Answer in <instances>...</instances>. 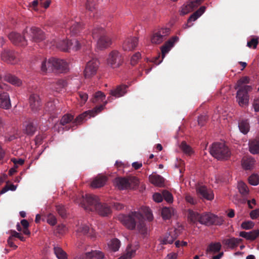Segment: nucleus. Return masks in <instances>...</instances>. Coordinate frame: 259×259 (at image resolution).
I'll list each match as a JSON object with an SVG mask.
<instances>
[{"label":"nucleus","mask_w":259,"mask_h":259,"mask_svg":"<svg viewBox=\"0 0 259 259\" xmlns=\"http://www.w3.org/2000/svg\"><path fill=\"white\" fill-rule=\"evenodd\" d=\"M249 215H250V217L252 220L256 219L259 216V208L252 210Z\"/></svg>","instance_id":"nucleus-63"},{"label":"nucleus","mask_w":259,"mask_h":259,"mask_svg":"<svg viewBox=\"0 0 259 259\" xmlns=\"http://www.w3.org/2000/svg\"><path fill=\"white\" fill-rule=\"evenodd\" d=\"M238 190L240 193L243 196H246L248 194V189L246 184L243 182L238 183Z\"/></svg>","instance_id":"nucleus-49"},{"label":"nucleus","mask_w":259,"mask_h":259,"mask_svg":"<svg viewBox=\"0 0 259 259\" xmlns=\"http://www.w3.org/2000/svg\"><path fill=\"white\" fill-rule=\"evenodd\" d=\"M127 88L128 87L126 85H118L115 89L110 90V95L115 98L123 97L127 93Z\"/></svg>","instance_id":"nucleus-22"},{"label":"nucleus","mask_w":259,"mask_h":259,"mask_svg":"<svg viewBox=\"0 0 259 259\" xmlns=\"http://www.w3.org/2000/svg\"><path fill=\"white\" fill-rule=\"evenodd\" d=\"M221 249V244L220 242H212L207 246L206 252V253H217L220 251Z\"/></svg>","instance_id":"nucleus-36"},{"label":"nucleus","mask_w":259,"mask_h":259,"mask_svg":"<svg viewBox=\"0 0 259 259\" xmlns=\"http://www.w3.org/2000/svg\"><path fill=\"white\" fill-rule=\"evenodd\" d=\"M47 222L50 225L54 226L57 223V219L54 215L49 214L48 215Z\"/></svg>","instance_id":"nucleus-61"},{"label":"nucleus","mask_w":259,"mask_h":259,"mask_svg":"<svg viewBox=\"0 0 259 259\" xmlns=\"http://www.w3.org/2000/svg\"><path fill=\"white\" fill-rule=\"evenodd\" d=\"M84 44V41L82 40L81 42L76 39H73L68 41V51H77L79 50L82 45Z\"/></svg>","instance_id":"nucleus-30"},{"label":"nucleus","mask_w":259,"mask_h":259,"mask_svg":"<svg viewBox=\"0 0 259 259\" xmlns=\"http://www.w3.org/2000/svg\"><path fill=\"white\" fill-rule=\"evenodd\" d=\"M90 228L89 226L82 225L81 227L78 229V231L81 232L83 234H86L89 232Z\"/></svg>","instance_id":"nucleus-62"},{"label":"nucleus","mask_w":259,"mask_h":259,"mask_svg":"<svg viewBox=\"0 0 259 259\" xmlns=\"http://www.w3.org/2000/svg\"><path fill=\"white\" fill-rule=\"evenodd\" d=\"M170 29L168 28H162L156 31L152 36L151 42L159 44L166 39L169 34Z\"/></svg>","instance_id":"nucleus-14"},{"label":"nucleus","mask_w":259,"mask_h":259,"mask_svg":"<svg viewBox=\"0 0 259 259\" xmlns=\"http://www.w3.org/2000/svg\"><path fill=\"white\" fill-rule=\"evenodd\" d=\"M249 83V78L248 76H245L239 79L235 85L234 88L235 89H241L244 85H247L246 84Z\"/></svg>","instance_id":"nucleus-43"},{"label":"nucleus","mask_w":259,"mask_h":259,"mask_svg":"<svg viewBox=\"0 0 259 259\" xmlns=\"http://www.w3.org/2000/svg\"><path fill=\"white\" fill-rule=\"evenodd\" d=\"M141 55L140 52H137L134 55H133L131 58V64L134 66L135 65L138 61L141 59Z\"/></svg>","instance_id":"nucleus-58"},{"label":"nucleus","mask_w":259,"mask_h":259,"mask_svg":"<svg viewBox=\"0 0 259 259\" xmlns=\"http://www.w3.org/2000/svg\"><path fill=\"white\" fill-rule=\"evenodd\" d=\"M259 236V230H253L251 232H240L239 236H241L248 240H254Z\"/></svg>","instance_id":"nucleus-29"},{"label":"nucleus","mask_w":259,"mask_h":259,"mask_svg":"<svg viewBox=\"0 0 259 259\" xmlns=\"http://www.w3.org/2000/svg\"><path fill=\"white\" fill-rule=\"evenodd\" d=\"M249 150L252 154L259 153V136L249 140L248 142Z\"/></svg>","instance_id":"nucleus-27"},{"label":"nucleus","mask_w":259,"mask_h":259,"mask_svg":"<svg viewBox=\"0 0 259 259\" xmlns=\"http://www.w3.org/2000/svg\"><path fill=\"white\" fill-rule=\"evenodd\" d=\"M255 160L250 156L243 157L242 159V165L244 169L250 170L252 168Z\"/></svg>","instance_id":"nucleus-28"},{"label":"nucleus","mask_w":259,"mask_h":259,"mask_svg":"<svg viewBox=\"0 0 259 259\" xmlns=\"http://www.w3.org/2000/svg\"><path fill=\"white\" fill-rule=\"evenodd\" d=\"M188 219L192 223L197 222L201 224L210 226L211 225H221L223 224L224 220L222 218L210 213L204 212L201 214L193 210H189Z\"/></svg>","instance_id":"nucleus-3"},{"label":"nucleus","mask_w":259,"mask_h":259,"mask_svg":"<svg viewBox=\"0 0 259 259\" xmlns=\"http://www.w3.org/2000/svg\"><path fill=\"white\" fill-rule=\"evenodd\" d=\"M105 99V96L103 93L98 92L95 93L94 98H92V102L96 103L99 101H103Z\"/></svg>","instance_id":"nucleus-50"},{"label":"nucleus","mask_w":259,"mask_h":259,"mask_svg":"<svg viewBox=\"0 0 259 259\" xmlns=\"http://www.w3.org/2000/svg\"><path fill=\"white\" fill-rule=\"evenodd\" d=\"M210 153L213 157L219 160L226 159L231 155L228 147L223 143H215L212 144Z\"/></svg>","instance_id":"nucleus-5"},{"label":"nucleus","mask_w":259,"mask_h":259,"mask_svg":"<svg viewBox=\"0 0 259 259\" xmlns=\"http://www.w3.org/2000/svg\"><path fill=\"white\" fill-rule=\"evenodd\" d=\"M65 28L67 35L76 36L80 33L82 29V24L78 20L71 19L67 22Z\"/></svg>","instance_id":"nucleus-8"},{"label":"nucleus","mask_w":259,"mask_h":259,"mask_svg":"<svg viewBox=\"0 0 259 259\" xmlns=\"http://www.w3.org/2000/svg\"><path fill=\"white\" fill-rule=\"evenodd\" d=\"M177 237L176 230L171 229L160 238V244H171L177 238Z\"/></svg>","instance_id":"nucleus-19"},{"label":"nucleus","mask_w":259,"mask_h":259,"mask_svg":"<svg viewBox=\"0 0 259 259\" xmlns=\"http://www.w3.org/2000/svg\"><path fill=\"white\" fill-rule=\"evenodd\" d=\"M25 132L29 136H33L36 129V125L32 120L26 121L24 124Z\"/></svg>","instance_id":"nucleus-31"},{"label":"nucleus","mask_w":259,"mask_h":259,"mask_svg":"<svg viewBox=\"0 0 259 259\" xmlns=\"http://www.w3.org/2000/svg\"><path fill=\"white\" fill-rule=\"evenodd\" d=\"M27 31L25 29L23 32V35L21 34L12 32L8 35V38L12 44L16 46L24 47L27 45V41L25 39V34Z\"/></svg>","instance_id":"nucleus-12"},{"label":"nucleus","mask_w":259,"mask_h":259,"mask_svg":"<svg viewBox=\"0 0 259 259\" xmlns=\"http://www.w3.org/2000/svg\"><path fill=\"white\" fill-rule=\"evenodd\" d=\"M66 85V82L63 79H59L56 82L52 85L53 90L57 93H59Z\"/></svg>","instance_id":"nucleus-39"},{"label":"nucleus","mask_w":259,"mask_h":259,"mask_svg":"<svg viewBox=\"0 0 259 259\" xmlns=\"http://www.w3.org/2000/svg\"><path fill=\"white\" fill-rule=\"evenodd\" d=\"M56 101V100H52L48 102L47 104L45 105V111L50 114L54 113L55 110L57 108L56 105L55 104Z\"/></svg>","instance_id":"nucleus-44"},{"label":"nucleus","mask_w":259,"mask_h":259,"mask_svg":"<svg viewBox=\"0 0 259 259\" xmlns=\"http://www.w3.org/2000/svg\"><path fill=\"white\" fill-rule=\"evenodd\" d=\"M29 36L30 40L35 42H41L46 38L44 31L35 26L30 28Z\"/></svg>","instance_id":"nucleus-13"},{"label":"nucleus","mask_w":259,"mask_h":259,"mask_svg":"<svg viewBox=\"0 0 259 259\" xmlns=\"http://www.w3.org/2000/svg\"><path fill=\"white\" fill-rule=\"evenodd\" d=\"M196 191L198 194L206 200H211L214 198L212 191L205 186H198Z\"/></svg>","instance_id":"nucleus-21"},{"label":"nucleus","mask_w":259,"mask_h":259,"mask_svg":"<svg viewBox=\"0 0 259 259\" xmlns=\"http://www.w3.org/2000/svg\"><path fill=\"white\" fill-rule=\"evenodd\" d=\"M161 214L162 218L164 220H169L174 214V209L170 207H164L162 208Z\"/></svg>","instance_id":"nucleus-40"},{"label":"nucleus","mask_w":259,"mask_h":259,"mask_svg":"<svg viewBox=\"0 0 259 259\" xmlns=\"http://www.w3.org/2000/svg\"><path fill=\"white\" fill-rule=\"evenodd\" d=\"M92 35L94 39L98 38V41H97V47L100 50L109 47L112 44V40L105 34V30L102 27L95 26L92 29Z\"/></svg>","instance_id":"nucleus-4"},{"label":"nucleus","mask_w":259,"mask_h":259,"mask_svg":"<svg viewBox=\"0 0 259 259\" xmlns=\"http://www.w3.org/2000/svg\"><path fill=\"white\" fill-rule=\"evenodd\" d=\"M248 182L253 186H256L259 183V176L257 174H252L248 178Z\"/></svg>","instance_id":"nucleus-53"},{"label":"nucleus","mask_w":259,"mask_h":259,"mask_svg":"<svg viewBox=\"0 0 259 259\" xmlns=\"http://www.w3.org/2000/svg\"><path fill=\"white\" fill-rule=\"evenodd\" d=\"M252 106L255 112L259 111V98L254 99Z\"/></svg>","instance_id":"nucleus-64"},{"label":"nucleus","mask_w":259,"mask_h":259,"mask_svg":"<svg viewBox=\"0 0 259 259\" xmlns=\"http://www.w3.org/2000/svg\"><path fill=\"white\" fill-rule=\"evenodd\" d=\"M57 211L62 218H66L67 216L66 210L65 207L62 205H58L57 206Z\"/></svg>","instance_id":"nucleus-55"},{"label":"nucleus","mask_w":259,"mask_h":259,"mask_svg":"<svg viewBox=\"0 0 259 259\" xmlns=\"http://www.w3.org/2000/svg\"><path fill=\"white\" fill-rule=\"evenodd\" d=\"M16 188L17 186L13 184H9L7 183L6 186L3 188L2 190H1V193L3 194L9 190L15 191Z\"/></svg>","instance_id":"nucleus-54"},{"label":"nucleus","mask_w":259,"mask_h":259,"mask_svg":"<svg viewBox=\"0 0 259 259\" xmlns=\"http://www.w3.org/2000/svg\"><path fill=\"white\" fill-rule=\"evenodd\" d=\"M136 180L135 178H117L115 179L114 184L119 190L127 189L131 188L132 183Z\"/></svg>","instance_id":"nucleus-15"},{"label":"nucleus","mask_w":259,"mask_h":259,"mask_svg":"<svg viewBox=\"0 0 259 259\" xmlns=\"http://www.w3.org/2000/svg\"><path fill=\"white\" fill-rule=\"evenodd\" d=\"M120 244H121L120 243L119 240L117 238H115L110 241L108 245L109 248L115 252L118 250Z\"/></svg>","instance_id":"nucleus-47"},{"label":"nucleus","mask_w":259,"mask_h":259,"mask_svg":"<svg viewBox=\"0 0 259 259\" xmlns=\"http://www.w3.org/2000/svg\"><path fill=\"white\" fill-rule=\"evenodd\" d=\"M77 95L79 97L81 105L84 104L89 97L88 95L84 92H78Z\"/></svg>","instance_id":"nucleus-56"},{"label":"nucleus","mask_w":259,"mask_h":259,"mask_svg":"<svg viewBox=\"0 0 259 259\" xmlns=\"http://www.w3.org/2000/svg\"><path fill=\"white\" fill-rule=\"evenodd\" d=\"M54 251L58 259H67V255L62 248L58 246L54 247Z\"/></svg>","instance_id":"nucleus-41"},{"label":"nucleus","mask_w":259,"mask_h":259,"mask_svg":"<svg viewBox=\"0 0 259 259\" xmlns=\"http://www.w3.org/2000/svg\"><path fill=\"white\" fill-rule=\"evenodd\" d=\"M138 40L136 37L127 38L124 41L122 48L124 51H131L135 49L138 45Z\"/></svg>","instance_id":"nucleus-20"},{"label":"nucleus","mask_w":259,"mask_h":259,"mask_svg":"<svg viewBox=\"0 0 259 259\" xmlns=\"http://www.w3.org/2000/svg\"><path fill=\"white\" fill-rule=\"evenodd\" d=\"M202 2V0H195L189 2L183 7L181 12L182 14L185 15L193 11L196 8L198 5H200Z\"/></svg>","instance_id":"nucleus-25"},{"label":"nucleus","mask_w":259,"mask_h":259,"mask_svg":"<svg viewBox=\"0 0 259 259\" xmlns=\"http://www.w3.org/2000/svg\"><path fill=\"white\" fill-rule=\"evenodd\" d=\"M52 43L53 46H56V47L62 51H68V40H63L59 42L53 40Z\"/></svg>","instance_id":"nucleus-37"},{"label":"nucleus","mask_w":259,"mask_h":259,"mask_svg":"<svg viewBox=\"0 0 259 259\" xmlns=\"http://www.w3.org/2000/svg\"><path fill=\"white\" fill-rule=\"evenodd\" d=\"M142 215L138 211H132L127 215H122L120 217V220L122 224L127 228L133 230L136 228V223L140 220Z\"/></svg>","instance_id":"nucleus-6"},{"label":"nucleus","mask_w":259,"mask_h":259,"mask_svg":"<svg viewBox=\"0 0 259 259\" xmlns=\"http://www.w3.org/2000/svg\"><path fill=\"white\" fill-rule=\"evenodd\" d=\"M254 226V223L251 221H244L241 224V227L243 229L248 230L252 228Z\"/></svg>","instance_id":"nucleus-57"},{"label":"nucleus","mask_w":259,"mask_h":259,"mask_svg":"<svg viewBox=\"0 0 259 259\" xmlns=\"http://www.w3.org/2000/svg\"><path fill=\"white\" fill-rule=\"evenodd\" d=\"M162 195H163V197L166 201L169 203H172L173 196L168 190L162 191Z\"/></svg>","instance_id":"nucleus-52"},{"label":"nucleus","mask_w":259,"mask_h":259,"mask_svg":"<svg viewBox=\"0 0 259 259\" xmlns=\"http://www.w3.org/2000/svg\"><path fill=\"white\" fill-rule=\"evenodd\" d=\"M242 241V239L232 237L224 240L223 243L230 247L234 248L238 245Z\"/></svg>","instance_id":"nucleus-35"},{"label":"nucleus","mask_w":259,"mask_h":259,"mask_svg":"<svg viewBox=\"0 0 259 259\" xmlns=\"http://www.w3.org/2000/svg\"><path fill=\"white\" fill-rule=\"evenodd\" d=\"M1 58L4 62L12 64H16L18 61L17 55L15 52L10 50L3 51L2 53Z\"/></svg>","instance_id":"nucleus-16"},{"label":"nucleus","mask_w":259,"mask_h":259,"mask_svg":"<svg viewBox=\"0 0 259 259\" xmlns=\"http://www.w3.org/2000/svg\"><path fill=\"white\" fill-rule=\"evenodd\" d=\"M4 79L9 83H12L13 85H15L17 87L20 86L22 84V81L21 79L13 75H6L5 76H4Z\"/></svg>","instance_id":"nucleus-34"},{"label":"nucleus","mask_w":259,"mask_h":259,"mask_svg":"<svg viewBox=\"0 0 259 259\" xmlns=\"http://www.w3.org/2000/svg\"><path fill=\"white\" fill-rule=\"evenodd\" d=\"M137 223V228L138 232L143 235L145 234L146 233L147 229L145 222L143 219V217L141 219L138 221Z\"/></svg>","instance_id":"nucleus-46"},{"label":"nucleus","mask_w":259,"mask_h":259,"mask_svg":"<svg viewBox=\"0 0 259 259\" xmlns=\"http://www.w3.org/2000/svg\"><path fill=\"white\" fill-rule=\"evenodd\" d=\"M99 62L96 58H92L88 62L84 71V76L86 78H90L96 74L98 69Z\"/></svg>","instance_id":"nucleus-11"},{"label":"nucleus","mask_w":259,"mask_h":259,"mask_svg":"<svg viewBox=\"0 0 259 259\" xmlns=\"http://www.w3.org/2000/svg\"><path fill=\"white\" fill-rule=\"evenodd\" d=\"M106 103L107 101H105V104L96 106L93 110H89L88 111L83 112L79 115H78L75 120H73V116L71 114H66L62 116L61 120H60V123L63 125L68 124L69 125L66 127L67 130L70 128H73L75 126L79 125L81 124L82 122L85 121L87 117L90 118L91 117H95L97 113H99L104 109Z\"/></svg>","instance_id":"nucleus-2"},{"label":"nucleus","mask_w":259,"mask_h":259,"mask_svg":"<svg viewBox=\"0 0 259 259\" xmlns=\"http://www.w3.org/2000/svg\"><path fill=\"white\" fill-rule=\"evenodd\" d=\"M107 180L106 177L99 175L91 183V187L94 188H98L103 187Z\"/></svg>","instance_id":"nucleus-26"},{"label":"nucleus","mask_w":259,"mask_h":259,"mask_svg":"<svg viewBox=\"0 0 259 259\" xmlns=\"http://www.w3.org/2000/svg\"><path fill=\"white\" fill-rule=\"evenodd\" d=\"M180 148L183 151L184 154L188 155H191L193 153V151L191 146L187 145L186 142H182L180 145Z\"/></svg>","instance_id":"nucleus-45"},{"label":"nucleus","mask_w":259,"mask_h":259,"mask_svg":"<svg viewBox=\"0 0 259 259\" xmlns=\"http://www.w3.org/2000/svg\"><path fill=\"white\" fill-rule=\"evenodd\" d=\"M53 58L50 59H45L41 62L40 71L44 73H47L53 70Z\"/></svg>","instance_id":"nucleus-24"},{"label":"nucleus","mask_w":259,"mask_h":259,"mask_svg":"<svg viewBox=\"0 0 259 259\" xmlns=\"http://www.w3.org/2000/svg\"><path fill=\"white\" fill-rule=\"evenodd\" d=\"M149 181L151 183L158 187H161L164 183V178L159 175H151L149 176Z\"/></svg>","instance_id":"nucleus-33"},{"label":"nucleus","mask_w":259,"mask_h":259,"mask_svg":"<svg viewBox=\"0 0 259 259\" xmlns=\"http://www.w3.org/2000/svg\"><path fill=\"white\" fill-rule=\"evenodd\" d=\"M200 17V15L197 14V13L194 12L193 14H192L188 19L187 24H186V27H189L191 26V25H189L188 24L190 23L191 22L196 21L197 19H198Z\"/></svg>","instance_id":"nucleus-59"},{"label":"nucleus","mask_w":259,"mask_h":259,"mask_svg":"<svg viewBox=\"0 0 259 259\" xmlns=\"http://www.w3.org/2000/svg\"><path fill=\"white\" fill-rule=\"evenodd\" d=\"M252 88L251 85H244L242 88H239L236 98L238 105L242 108H245L248 106L249 102L248 93L251 92Z\"/></svg>","instance_id":"nucleus-7"},{"label":"nucleus","mask_w":259,"mask_h":259,"mask_svg":"<svg viewBox=\"0 0 259 259\" xmlns=\"http://www.w3.org/2000/svg\"><path fill=\"white\" fill-rule=\"evenodd\" d=\"M88 259H102L104 257L103 253L99 251H92L85 253Z\"/></svg>","instance_id":"nucleus-38"},{"label":"nucleus","mask_w":259,"mask_h":259,"mask_svg":"<svg viewBox=\"0 0 259 259\" xmlns=\"http://www.w3.org/2000/svg\"><path fill=\"white\" fill-rule=\"evenodd\" d=\"M123 62L122 55L118 51H113L109 53L107 59V63L109 66L115 68L121 65Z\"/></svg>","instance_id":"nucleus-10"},{"label":"nucleus","mask_w":259,"mask_h":259,"mask_svg":"<svg viewBox=\"0 0 259 259\" xmlns=\"http://www.w3.org/2000/svg\"><path fill=\"white\" fill-rule=\"evenodd\" d=\"M207 116L206 115H201L198 117V124L202 126L205 125L207 120Z\"/></svg>","instance_id":"nucleus-60"},{"label":"nucleus","mask_w":259,"mask_h":259,"mask_svg":"<svg viewBox=\"0 0 259 259\" xmlns=\"http://www.w3.org/2000/svg\"><path fill=\"white\" fill-rule=\"evenodd\" d=\"M29 106L34 113L39 111L41 106L39 97L35 94H31L29 97Z\"/></svg>","instance_id":"nucleus-18"},{"label":"nucleus","mask_w":259,"mask_h":259,"mask_svg":"<svg viewBox=\"0 0 259 259\" xmlns=\"http://www.w3.org/2000/svg\"><path fill=\"white\" fill-rule=\"evenodd\" d=\"M53 70L60 73L66 72L68 70V64L67 62L61 59L53 58Z\"/></svg>","instance_id":"nucleus-17"},{"label":"nucleus","mask_w":259,"mask_h":259,"mask_svg":"<svg viewBox=\"0 0 259 259\" xmlns=\"http://www.w3.org/2000/svg\"><path fill=\"white\" fill-rule=\"evenodd\" d=\"M80 205L87 211H95L101 216H108L111 213L109 206L105 203L100 202L99 197L95 195H82Z\"/></svg>","instance_id":"nucleus-1"},{"label":"nucleus","mask_w":259,"mask_h":259,"mask_svg":"<svg viewBox=\"0 0 259 259\" xmlns=\"http://www.w3.org/2000/svg\"><path fill=\"white\" fill-rule=\"evenodd\" d=\"M178 40L179 37L177 36H175L165 42L164 45L161 48L162 59L160 60H159L160 58V55H158V56L155 57L153 60H152V62L156 65L159 64L161 62L162 60L164 59L165 54L170 51L171 48L174 47V44L177 42Z\"/></svg>","instance_id":"nucleus-9"},{"label":"nucleus","mask_w":259,"mask_h":259,"mask_svg":"<svg viewBox=\"0 0 259 259\" xmlns=\"http://www.w3.org/2000/svg\"><path fill=\"white\" fill-rule=\"evenodd\" d=\"M238 127L240 132L246 135L249 131V124L247 119H242L238 121Z\"/></svg>","instance_id":"nucleus-32"},{"label":"nucleus","mask_w":259,"mask_h":259,"mask_svg":"<svg viewBox=\"0 0 259 259\" xmlns=\"http://www.w3.org/2000/svg\"><path fill=\"white\" fill-rule=\"evenodd\" d=\"M137 249L138 245H136L135 247L133 248L132 245L129 244L127 247L126 253L124 254L127 257L131 258L135 255Z\"/></svg>","instance_id":"nucleus-48"},{"label":"nucleus","mask_w":259,"mask_h":259,"mask_svg":"<svg viewBox=\"0 0 259 259\" xmlns=\"http://www.w3.org/2000/svg\"><path fill=\"white\" fill-rule=\"evenodd\" d=\"M96 2L97 0H86V9L91 12H94L96 9Z\"/></svg>","instance_id":"nucleus-51"},{"label":"nucleus","mask_w":259,"mask_h":259,"mask_svg":"<svg viewBox=\"0 0 259 259\" xmlns=\"http://www.w3.org/2000/svg\"><path fill=\"white\" fill-rule=\"evenodd\" d=\"M0 107L6 109L11 107V100L7 92H0Z\"/></svg>","instance_id":"nucleus-23"},{"label":"nucleus","mask_w":259,"mask_h":259,"mask_svg":"<svg viewBox=\"0 0 259 259\" xmlns=\"http://www.w3.org/2000/svg\"><path fill=\"white\" fill-rule=\"evenodd\" d=\"M258 43V37L256 36H251L248 39L247 47L255 49L256 48Z\"/></svg>","instance_id":"nucleus-42"}]
</instances>
